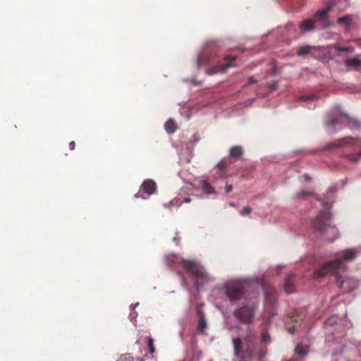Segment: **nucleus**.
Here are the masks:
<instances>
[{
	"label": "nucleus",
	"mask_w": 361,
	"mask_h": 361,
	"mask_svg": "<svg viewBox=\"0 0 361 361\" xmlns=\"http://www.w3.org/2000/svg\"><path fill=\"white\" fill-rule=\"evenodd\" d=\"M169 262H171L170 266L173 267V264H183L184 270L195 280V286L198 290L200 286L207 281L208 276L204 267L198 262L193 260H185L178 256L172 255L168 257Z\"/></svg>",
	"instance_id": "obj_1"
},
{
	"label": "nucleus",
	"mask_w": 361,
	"mask_h": 361,
	"mask_svg": "<svg viewBox=\"0 0 361 361\" xmlns=\"http://www.w3.org/2000/svg\"><path fill=\"white\" fill-rule=\"evenodd\" d=\"M331 214L329 212L321 211L313 221L312 226L316 231L322 232L326 240L332 242L337 238L338 231L334 226L329 224Z\"/></svg>",
	"instance_id": "obj_2"
},
{
	"label": "nucleus",
	"mask_w": 361,
	"mask_h": 361,
	"mask_svg": "<svg viewBox=\"0 0 361 361\" xmlns=\"http://www.w3.org/2000/svg\"><path fill=\"white\" fill-rule=\"evenodd\" d=\"M250 284L246 281H233L225 285V293L231 301H236L250 295Z\"/></svg>",
	"instance_id": "obj_3"
},
{
	"label": "nucleus",
	"mask_w": 361,
	"mask_h": 361,
	"mask_svg": "<svg viewBox=\"0 0 361 361\" xmlns=\"http://www.w3.org/2000/svg\"><path fill=\"white\" fill-rule=\"evenodd\" d=\"M251 294L252 300L244 304L241 307L235 310L233 313L235 317L245 324H250L252 322L257 306V302L253 300L257 298V293L253 292Z\"/></svg>",
	"instance_id": "obj_4"
},
{
	"label": "nucleus",
	"mask_w": 361,
	"mask_h": 361,
	"mask_svg": "<svg viewBox=\"0 0 361 361\" xmlns=\"http://www.w3.org/2000/svg\"><path fill=\"white\" fill-rule=\"evenodd\" d=\"M343 119H345L348 127L350 128H360L361 127L360 123L357 120L350 118L339 110L334 113L331 118L326 121V125L327 127H334L336 124L342 123Z\"/></svg>",
	"instance_id": "obj_5"
},
{
	"label": "nucleus",
	"mask_w": 361,
	"mask_h": 361,
	"mask_svg": "<svg viewBox=\"0 0 361 361\" xmlns=\"http://www.w3.org/2000/svg\"><path fill=\"white\" fill-rule=\"evenodd\" d=\"M345 267L343 262L339 259H336L324 264L320 269L314 271L316 278L323 277L329 273H334L338 269H345Z\"/></svg>",
	"instance_id": "obj_6"
},
{
	"label": "nucleus",
	"mask_w": 361,
	"mask_h": 361,
	"mask_svg": "<svg viewBox=\"0 0 361 361\" xmlns=\"http://www.w3.org/2000/svg\"><path fill=\"white\" fill-rule=\"evenodd\" d=\"M233 344L234 346V353L238 357H251L254 346L246 344L240 338L233 339Z\"/></svg>",
	"instance_id": "obj_7"
},
{
	"label": "nucleus",
	"mask_w": 361,
	"mask_h": 361,
	"mask_svg": "<svg viewBox=\"0 0 361 361\" xmlns=\"http://www.w3.org/2000/svg\"><path fill=\"white\" fill-rule=\"evenodd\" d=\"M237 66L236 63V58L234 56H227L224 59V63L222 64L216 65L213 67L209 68L207 70V73L209 75H213L216 73H224L227 71V70L231 67H235Z\"/></svg>",
	"instance_id": "obj_8"
},
{
	"label": "nucleus",
	"mask_w": 361,
	"mask_h": 361,
	"mask_svg": "<svg viewBox=\"0 0 361 361\" xmlns=\"http://www.w3.org/2000/svg\"><path fill=\"white\" fill-rule=\"evenodd\" d=\"M305 318V314L302 311L299 310H295L291 314L289 317V323L293 324V326L289 324H287V329L288 332L291 334H293L298 324L302 322Z\"/></svg>",
	"instance_id": "obj_9"
},
{
	"label": "nucleus",
	"mask_w": 361,
	"mask_h": 361,
	"mask_svg": "<svg viewBox=\"0 0 361 361\" xmlns=\"http://www.w3.org/2000/svg\"><path fill=\"white\" fill-rule=\"evenodd\" d=\"M262 287L267 304L273 306L276 300L275 288L267 283H264Z\"/></svg>",
	"instance_id": "obj_10"
},
{
	"label": "nucleus",
	"mask_w": 361,
	"mask_h": 361,
	"mask_svg": "<svg viewBox=\"0 0 361 361\" xmlns=\"http://www.w3.org/2000/svg\"><path fill=\"white\" fill-rule=\"evenodd\" d=\"M157 189L156 183L151 179L145 180L141 185L140 190L148 195L154 194Z\"/></svg>",
	"instance_id": "obj_11"
},
{
	"label": "nucleus",
	"mask_w": 361,
	"mask_h": 361,
	"mask_svg": "<svg viewBox=\"0 0 361 361\" xmlns=\"http://www.w3.org/2000/svg\"><path fill=\"white\" fill-rule=\"evenodd\" d=\"M318 50L316 47L305 45L300 47L297 51V55L299 56H307L308 55L315 56V52Z\"/></svg>",
	"instance_id": "obj_12"
},
{
	"label": "nucleus",
	"mask_w": 361,
	"mask_h": 361,
	"mask_svg": "<svg viewBox=\"0 0 361 361\" xmlns=\"http://www.w3.org/2000/svg\"><path fill=\"white\" fill-rule=\"evenodd\" d=\"M355 140L354 137H346L343 139H340L337 140L336 142L329 143L327 145L326 148L331 149L334 147H343L348 145H350Z\"/></svg>",
	"instance_id": "obj_13"
},
{
	"label": "nucleus",
	"mask_w": 361,
	"mask_h": 361,
	"mask_svg": "<svg viewBox=\"0 0 361 361\" xmlns=\"http://www.w3.org/2000/svg\"><path fill=\"white\" fill-rule=\"evenodd\" d=\"M295 275H289L285 280L283 289L286 293H292L295 290Z\"/></svg>",
	"instance_id": "obj_14"
},
{
	"label": "nucleus",
	"mask_w": 361,
	"mask_h": 361,
	"mask_svg": "<svg viewBox=\"0 0 361 361\" xmlns=\"http://www.w3.org/2000/svg\"><path fill=\"white\" fill-rule=\"evenodd\" d=\"M345 64L348 67L355 68L361 67V55L355 56L353 58L345 59Z\"/></svg>",
	"instance_id": "obj_15"
},
{
	"label": "nucleus",
	"mask_w": 361,
	"mask_h": 361,
	"mask_svg": "<svg viewBox=\"0 0 361 361\" xmlns=\"http://www.w3.org/2000/svg\"><path fill=\"white\" fill-rule=\"evenodd\" d=\"M315 22L316 20L306 19L300 23L299 27L302 30L309 32L314 28Z\"/></svg>",
	"instance_id": "obj_16"
},
{
	"label": "nucleus",
	"mask_w": 361,
	"mask_h": 361,
	"mask_svg": "<svg viewBox=\"0 0 361 361\" xmlns=\"http://www.w3.org/2000/svg\"><path fill=\"white\" fill-rule=\"evenodd\" d=\"M243 154V150L240 146L232 147L229 150V156L231 158L240 159Z\"/></svg>",
	"instance_id": "obj_17"
},
{
	"label": "nucleus",
	"mask_w": 361,
	"mask_h": 361,
	"mask_svg": "<svg viewBox=\"0 0 361 361\" xmlns=\"http://www.w3.org/2000/svg\"><path fill=\"white\" fill-rule=\"evenodd\" d=\"M145 339L147 342V348L149 350V353L150 354V357H153V355L155 353V346L154 344V339L150 337H145Z\"/></svg>",
	"instance_id": "obj_18"
},
{
	"label": "nucleus",
	"mask_w": 361,
	"mask_h": 361,
	"mask_svg": "<svg viewBox=\"0 0 361 361\" xmlns=\"http://www.w3.org/2000/svg\"><path fill=\"white\" fill-rule=\"evenodd\" d=\"M207 326V324L206 322V319L204 315L200 316V319L199 320V323L197 325V330L200 333L203 334L204 330L206 329Z\"/></svg>",
	"instance_id": "obj_19"
},
{
	"label": "nucleus",
	"mask_w": 361,
	"mask_h": 361,
	"mask_svg": "<svg viewBox=\"0 0 361 361\" xmlns=\"http://www.w3.org/2000/svg\"><path fill=\"white\" fill-rule=\"evenodd\" d=\"M176 125L173 121L169 120L166 122L165 130L168 133H173L176 130Z\"/></svg>",
	"instance_id": "obj_20"
},
{
	"label": "nucleus",
	"mask_w": 361,
	"mask_h": 361,
	"mask_svg": "<svg viewBox=\"0 0 361 361\" xmlns=\"http://www.w3.org/2000/svg\"><path fill=\"white\" fill-rule=\"evenodd\" d=\"M355 257V252L353 249H349L343 251V260L349 261L352 260Z\"/></svg>",
	"instance_id": "obj_21"
},
{
	"label": "nucleus",
	"mask_w": 361,
	"mask_h": 361,
	"mask_svg": "<svg viewBox=\"0 0 361 361\" xmlns=\"http://www.w3.org/2000/svg\"><path fill=\"white\" fill-rule=\"evenodd\" d=\"M209 54L205 51L200 54L197 59V61L199 65H204L207 63L209 61Z\"/></svg>",
	"instance_id": "obj_22"
},
{
	"label": "nucleus",
	"mask_w": 361,
	"mask_h": 361,
	"mask_svg": "<svg viewBox=\"0 0 361 361\" xmlns=\"http://www.w3.org/2000/svg\"><path fill=\"white\" fill-rule=\"evenodd\" d=\"M247 331L249 333L243 338V341L245 342L246 344H249L250 345L254 346L255 336L250 332V329H248Z\"/></svg>",
	"instance_id": "obj_23"
},
{
	"label": "nucleus",
	"mask_w": 361,
	"mask_h": 361,
	"mask_svg": "<svg viewBox=\"0 0 361 361\" xmlns=\"http://www.w3.org/2000/svg\"><path fill=\"white\" fill-rule=\"evenodd\" d=\"M295 352L296 354L299 355L300 356H304L307 353L308 349H307V347H306V346L298 345L295 349Z\"/></svg>",
	"instance_id": "obj_24"
},
{
	"label": "nucleus",
	"mask_w": 361,
	"mask_h": 361,
	"mask_svg": "<svg viewBox=\"0 0 361 361\" xmlns=\"http://www.w3.org/2000/svg\"><path fill=\"white\" fill-rule=\"evenodd\" d=\"M229 160H227L226 159H224L221 160L216 165L219 170L225 171L226 169L231 164Z\"/></svg>",
	"instance_id": "obj_25"
},
{
	"label": "nucleus",
	"mask_w": 361,
	"mask_h": 361,
	"mask_svg": "<svg viewBox=\"0 0 361 361\" xmlns=\"http://www.w3.org/2000/svg\"><path fill=\"white\" fill-rule=\"evenodd\" d=\"M329 10L330 9L328 8H324V9L318 11L315 13V18H317V20L323 19L327 15V13L329 12Z\"/></svg>",
	"instance_id": "obj_26"
},
{
	"label": "nucleus",
	"mask_w": 361,
	"mask_h": 361,
	"mask_svg": "<svg viewBox=\"0 0 361 361\" xmlns=\"http://www.w3.org/2000/svg\"><path fill=\"white\" fill-rule=\"evenodd\" d=\"M202 187L203 191L206 194H212V193L214 192L213 188L211 186V185L209 183H207L206 181H204L202 183Z\"/></svg>",
	"instance_id": "obj_27"
},
{
	"label": "nucleus",
	"mask_w": 361,
	"mask_h": 361,
	"mask_svg": "<svg viewBox=\"0 0 361 361\" xmlns=\"http://www.w3.org/2000/svg\"><path fill=\"white\" fill-rule=\"evenodd\" d=\"M360 156H361V152L358 153L357 154H344L343 155V157L345 159H348V160H350V161H353L354 163H357L359 161Z\"/></svg>",
	"instance_id": "obj_28"
},
{
	"label": "nucleus",
	"mask_w": 361,
	"mask_h": 361,
	"mask_svg": "<svg viewBox=\"0 0 361 361\" xmlns=\"http://www.w3.org/2000/svg\"><path fill=\"white\" fill-rule=\"evenodd\" d=\"M335 49L336 51H345V52H353L354 49L352 47H343V46H336Z\"/></svg>",
	"instance_id": "obj_29"
},
{
	"label": "nucleus",
	"mask_w": 361,
	"mask_h": 361,
	"mask_svg": "<svg viewBox=\"0 0 361 361\" xmlns=\"http://www.w3.org/2000/svg\"><path fill=\"white\" fill-rule=\"evenodd\" d=\"M351 18L349 16H345L343 17L339 18L338 19V22L340 24L349 25L350 23Z\"/></svg>",
	"instance_id": "obj_30"
},
{
	"label": "nucleus",
	"mask_w": 361,
	"mask_h": 361,
	"mask_svg": "<svg viewBox=\"0 0 361 361\" xmlns=\"http://www.w3.org/2000/svg\"><path fill=\"white\" fill-rule=\"evenodd\" d=\"M336 284L339 288H343L345 285V283H347V281L342 279L341 276L338 274H336Z\"/></svg>",
	"instance_id": "obj_31"
},
{
	"label": "nucleus",
	"mask_w": 361,
	"mask_h": 361,
	"mask_svg": "<svg viewBox=\"0 0 361 361\" xmlns=\"http://www.w3.org/2000/svg\"><path fill=\"white\" fill-rule=\"evenodd\" d=\"M262 342L267 343L270 342V336L267 332H263L262 335Z\"/></svg>",
	"instance_id": "obj_32"
},
{
	"label": "nucleus",
	"mask_w": 361,
	"mask_h": 361,
	"mask_svg": "<svg viewBox=\"0 0 361 361\" xmlns=\"http://www.w3.org/2000/svg\"><path fill=\"white\" fill-rule=\"evenodd\" d=\"M251 212H252V209L250 207H245L243 209H242L240 212V214L241 216H245V215L250 214Z\"/></svg>",
	"instance_id": "obj_33"
},
{
	"label": "nucleus",
	"mask_w": 361,
	"mask_h": 361,
	"mask_svg": "<svg viewBox=\"0 0 361 361\" xmlns=\"http://www.w3.org/2000/svg\"><path fill=\"white\" fill-rule=\"evenodd\" d=\"M312 193L310 192H307V191H301L300 192L298 193V198H305L307 197V196H310L311 195Z\"/></svg>",
	"instance_id": "obj_34"
},
{
	"label": "nucleus",
	"mask_w": 361,
	"mask_h": 361,
	"mask_svg": "<svg viewBox=\"0 0 361 361\" xmlns=\"http://www.w3.org/2000/svg\"><path fill=\"white\" fill-rule=\"evenodd\" d=\"M227 176V173L226 171L219 170L218 169V178H224Z\"/></svg>",
	"instance_id": "obj_35"
},
{
	"label": "nucleus",
	"mask_w": 361,
	"mask_h": 361,
	"mask_svg": "<svg viewBox=\"0 0 361 361\" xmlns=\"http://www.w3.org/2000/svg\"><path fill=\"white\" fill-rule=\"evenodd\" d=\"M313 99V97L312 96H310V95H303V96H301L300 97V99L301 101H308V100H310V99Z\"/></svg>",
	"instance_id": "obj_36"
},
{
	"label": "nucleus",
	"mask_w": 361,
	"mask_h": 361,
	"mask_svg": "<svg viewBox=\"0 0 361 361\" xmlns=\"http://www.w3.org/2000/svg\"><path fill=\"white\" fill-rule=\"evenodd\" d=\"M278 86V83L276 82H274L269 85V89L271 91H273L276 89Z\"/></svg>",
	"instance_id": "obj_37"
},
{
	"label": "nucleus",
	"mask_w": 361,
	"mask_h": 361,
	"mask_svg": "<svg viewBox=\"0 0 361 361\" xmlns=\"http://www.w3.org/2000/svg\"><path fill=\"white\" fill-rule=\"evenodd\" d=\"M232 189H233L232 185H230V184L226 185L225 191L226 193H229L230 192H231Z\"/></svg>",
	"instance_id": "obj_38"
},
{
	"label": "nucleus",
	"mask_w": 361,
	"mask_h": 361,
	"mask_svg": "<svg viewBox=\"0 0 361 361\" xmlns=\"http://www.w3.org/2000/svg\"><path fill=\"white\" fill-rule=\"evenodd\" d=\"M256 82V80L254 79L253 77H249L247 78V85H251V84H253V83H255Z\"/></svg>",
	"instance_id": "obj_39"
},
{
	"label": "nucleus",
	"mask_w": 361,
	"mask_h": 361,
	"mask_svg": "<svg viewBox=\"0 0 361 361\" xmlns=\"http://www.w3.org/2000/svg\"><path fill=\"white\" fill-rule=\"evenodd\" d=\"M69 147H70V149L71 150H73L75 147V143L74 141H71L70 143H69Z\"/></svg>",
	"instance_id": "obj_40"
},
{
	"label": "nucleus",
	"mask_w": 361,
	"mask_h": 361,
	"mask_svg": "<svg viewBox=\"0 0 361 361\" xmlns=\"http://www.w3.org/2000/svg\"><path fill=\"white\" fill-rule=\"evenodd\" d=\"M355 42H356L358 45H361V39H357L354 40Z\"/></svg>",
	"instance_id": "obj_41"
},
{
	"label": "nucleus",
	"mask_w": 361,
	"mask_h": 361,
	"mask_svg": "<svg viewBox=\"0 0 361 361\" xmlns=\"http://www.w3.org/2000/svg\"><path fill=\"white\" fill-rule=\"evenodd\" d=\"M228 205H229L230 207H235V203H233V202H230V203L228 204Z\"/></svg>",
	"instance_id": "obj_42"
},
{
	"label": "nucleus",
	"mask_w": 361,
	"mask_h": 361,
	"mask_svg": "<svg viewBox=\"0 0 361 361\" xmlns=\"http://www.w3.org/2000/svg\"><path fill=\"white\" fill-rule=\"evenodd\" d=\"M271 74H272V75H276V71H275V67H274V68H273V70H272Z\"/></svg>",
	"instance_id": "obj_43"
},
{
	"label": "nucleus",
	"mask_w": 361,
	"mask_h": 361,
	"mask_svg": "<svg viewBox=\"0 0 361 361\" xmlns=\"http://www.w3.org/2000/svg\"><path fill=\"white\" fill-rule=\"evenodd\" d=\"M145 357H147V355H145V357H144L143 358L140 359V360H139V361H145Z\"/></svg>",
	"instance_id": "obj_44"
},
{
	"label": "nucleus",
	"mask_w": 361,
	"mask_h": 361,
	"mask_svg": "<svg viewBox=\"0 0 361 361\" xmlns=\"http://www.w3.org/2000/svg\"><path fill=\"white\" fill-rule=\"evenodd\" d=\"M329 133H333L335 132L334 129H329Z\"/></svg>",
	"instance_id": "obj_45"
},
{
	"label": "nucleus",
	"mask_w": 361,
	"mask_h": 361,
	"mask_svg": "<svg viewBox=\"0 0 361 361\" xmlns=\"http://www.w3.org/2000/svg\"><path fill=\"white\" fill-rule=\"evenodd\" d=\"M190 201V200L189 198H185V202H189Z\"/></svg>",
	"instance_id": "obj_46"
},
{
	"label": "nucleus",
	"mask_w": 361,
	"mask_h": 361,
	"mask_svg": "<svg viewBox=\"0 0 361 361\" xmlns=\"http://www.w3.org/2000/svg\"><path fill=\"white\" fill-rule=\"evenodd\" d=\"M135 197H139L138 194H136V195H135Z\"/></svg>",
	"instance_id": "obj_47"
},
{
	"label": "nucleus",
	"mask_w": 361,
	"mask_h": 361,
	"mask_svg": "<svg viewBox=\"0 0 361 361\" xmlns=\"http://www.w3.org/2000/svg\"><path fill=\"white\" fill-rule=\"evenodd\" d=\"M288 361H297V360H290Z\"/></svg>",
	"instance_id": "obj_48"
}]
</instances>
